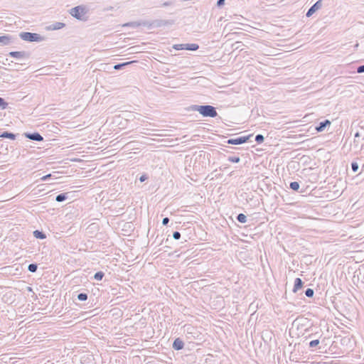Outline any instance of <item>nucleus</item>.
Masks as SVG:
<instances>
[{"label": "nucleus", "mask_w": 364, "mask_h": 364, "mask_svg": "<svg viewBox=\"0 0 364 364\" xmlns=\"http://www.w3.org/2000/svg\"><path fill=\"white\" fill-rule=\"evenodd\" d=\"M188 111L198 112L204 117H215L218 116L216 108L209 105H192L188 108Z\"/></svg>", "instance_id": "nucleus-1"}, {"label": "nucleus", "mask_w": 364, "mask_h": 364, "mask_svg": "<svg viewBox=\"0 0 364 364\" xmlns=\"http://www.w3.org/2000/svg\"><path fill=\"white\" fill-rule=\"evenodd\" d=\"M355 346V340L352 336L343 331V347H345L343 350V353L346 352L348 353L352 351Z\"/></svg>", "instance_id": "nucleus-2"}, {"label": "nucleus", "mask_w": 364, "mask_h": 364, "mask_svg": "<svg viewBox=\"0 0 364 364\" xmlns=\"http://www.w3.org/2000/svg\"><path fill=\"white\" fill-rule=\"evenodd\" d=\"M70 14L73 16L75 18L80 21H86L87 18L85 17V14L87 13L86 8L84 6H77L74 8H72L70 11Z\"/></svg>", "instance_id": "nucleus-3"}, {"label": "nucleus", "mask_w": 364, "mask_h": 364, "mask_svg": "<svg viewBox=\"0 0 364 364\" xmlns=\"http://www.w3.org/2000/svg\"><path fill=\"white\" fill-rule=\"evenodd\" d=\"M19 36L22 40L28 42H41L44 39L40 34L31 32H21Z\"/></svg>", "instance_id": "nucleus-4"}, {"label": "nucleus", "mask_w": 364, "mask_h": 364, "mask_svg": "<svg viewBox=\"0 0 364 364\" xmlns=\"http://www.w3.org/2000/svg\"><path fill=\"white\" fill-rule=\"evenodd\" d=\"M252 136V134H249L247 136H242L233 139H229L226 142L228 144L240 145L247 142Z\"/></svg>", "instance_id": "nucleus-5"}, {"label": "nucleus", "mask_w": 364, "mask_h": 364, "mask_svg": "<svg viewBox=\"0 0 364 364\" xmlns=\"http://www.w3.org/2000/svg\"><path fill=\"white\" fill-rule=\"evenodd\" d=\"M8 55L15 58L28 59L30 53L26 51H11L9 53Z\"/></svg>", "instance_id": "nucleus-6"}, {"label": "nucleus", "mask_w": 364, "mask_h": 364, "mask_svg": "<svg viewBox=\"0 0 364 364\" xmlns=\"http://www.w3.org/2000/svg\"><path fill=\"white\" fill-rule=\"evenodd\" d=\"M322 0L317 1L314 5H312L307 11L306 16L307 17L311 16L316 11L322 7Z\"/></svg>", "instance_id": "nucleus-7"}, {"label": "nucleus", "mask_w": 364, "mask_h": 364, "mask_svg": "<svg viewBox=\"0 0 364 364\" xmlns=\"http://www.w3.org/2000/svg\"><path fill=\"white\" fill-rule=\"evenodd\" d=\"M343 316L350 321H352L353 319H356V318H357L356 309L353 306H350L348 312H347L346 314H343Z\"/></svg>", "instance_id": "nucleus-8"}, {"label": "nucleus", "mask_w": 364, "mask_h": 364, "mask_svg": "<svg viewBox=\"0 0 364 364\" xmlns=\"http://www.w3.org/2000/svg\"><path fill=\"white\" fill-rule=\"evenodd\" d=\"M16 38L10 35L0 36V43L4 46H9L14 43Z\"/></svg>", "instance_id": "nucleus-9"}, {"label": "nucleus", "mask_w": 364, "mask_h": 364, "mask_svg": "<svg viewBox=\"0 0 364 364\" xmlns=\"http://www.w3.org/2000/svg\"><path fill=\"white\" fill-rule=\"evenodd\" d=\"M24 134L27 139L33 141H41L43 140V137L38 132L25 133Z\"/></svg>", "instance_id": "nucleus-10"}, {"label": "nucleus", "mask_w": 364, "mask_h": 364, "mask_svg": "<svg viewBox=\"0 0 364 364\" xmlns=\"http://www.w3.org/2000/svg\"><path fill=\"white\" fill-rule=\"evenodd\" d=\"M184 347V343L180 338H176L172 344V348L176 350H180Z\"/></svg>", "instance_id": "nucleus-11"}, {"label": "nucleus", "mask_w": 364, "mask_h": 364, "mask_svg": "<svg viewBox=\"0 0 364 364\" xmlns=\"http://www.w3.org/2000/svg\"><path fill=\"white\" fill-rule=\"evenodd\" d=\"M331 124V122L328 119H325L324 121H322L318 123V124L315 127V129L318 132H323L327 126H329Z\"/></svg>", "instance_id": "nucleus-12"}, {"label": "nucleus", "mask_w": 364, "mask_h": 364, "mask_svg": "<svg viewBox=\"0 0 364 364\" xmlns=\"http://www.w3.org/2000/svg\"><path fill=\"white\" fill-rule=\"evenodd\" d=\"M65 26V24L64 23L55 22V23L50 24L48 27V29L50 30V31H55V30L61 29V28H64Z\"/></svg>", "instance_id": "nucleus-13"}, {"label": "nucleus", "mask_w": 364, "mask_h": 364, "mask_svg": "<svg viewBox=\"0 0 364 364\" xmlns=\"http://www.w3.org/2000/svg\"><path fill=\"white\" fill-rule=\"evenodd\" d=\"M304 282L300 278H296L293 288V292L296 293L298 290L303 287Z\"/></svg>", "instance_id": "nucleus-14"}, {"label": "nucleus", "mask_w": 364, "mask_h": 364, "mask_svg": "<svg viewBox=\"0 0 364 364\" xmlns=\"http://www.w3.org/2000/svg\"><path fill=\"white\" fill-rule=\"evenodd\" d=\"M1 138L10 139L11 140H15L16 139V134L9 132L8 131H4L0 134Z\"/></svg>", "instance_id": "nucleus-15"}, {"label": "nucleus", "mask_w": 364, "mask_h": 364, "mask_svg": "<svg viewBox=\"0 0 364 364\" xmlns=\"http://www.w3.org/2000/svg\"><path fill=\"white\" fill-rule=\"evenodd\" d=\"M33 235L36 239L43 240L46 238V235L43 231L38 230H34Z\"/></svg>", "instance_id": "nucleus-16"}, {"label": "nucleus", "mask_w": 364, "mask_h": 364, "mask_svg": "<svg viewBox=\"0 0 364 364\" xmlns=\"http://www.w3.org/2000/svg\"><path fill=\"white\" fill-rule=\"evenodd\" d=\"M68 193H60L58 194L56 197H55V200L57 202H63V201H65L68 198Z\"/></svg>", "instance_id": "nucleus-17"}, {"label": "nucleus", "mask_w": 364, "mask_h": 364, "mask_svg": "<svg viewBox=\"0 0 364 364\" xmlns=\"http://www.w3.org/2000/svg\"><path fill=\"white\" fill-rule=\"evenodd\" d=\"M186 50L195 51L199 48V46L196 43H186Z\"/></svg>", "instance_id": "nucleus-18"}, {"label": "nucleus", "mask_w": 364, "mask_h": 364, "mask_svg": "<svg viewBox=\"0 0 364 364\" xmlns=\"http://www.w3.org/2000/svg\"><path fill=\"white\" fill-rule=\"evenodd\" d=\"M321 336H319L318 338H315V339H312L309 343V347L310 348H316L320 343L319 341V338H320Z\"/></svg>", "instance_id": "nucleus-19"}, {"label": "nucleus", "mask_w": 364, "mask_h": 364, "mask_svg": "<svg viewBox=\"0 0 364 364\" xmlns=\"http://www.w3.org/2000/svg\"><path fill=\"white\" fill-rule=\"evenodd\" d=\"M299 183L296 181L291 182L289 184V188L294 191H299Z\"/></svg>", "instance_id": "nucleus-20"}, {"label": "nucleus", "mask_w": 364, "mask_h": 364, "mask_svg": "<svg viewBox=\"0 0 364 364\" xmlns=\"http://www.w3.org/2000/svg\"><path fill=\"white\" fill-rule=\"evenodd\" d=\"M237 220L241 223H245L247 222V216L243 213H240L237 216Z\"/></svg>", "instance_id": "nucleus-21"}, {"label": "nucleus", "mask_w": 364, "mask_h": 364, "mask_svg": "<svg viewBox=\"0 0 364 364\" xmlns=\"http://www.w3.org/2000/svg\"><path fill=\"white\" fill-rule=\"evenodd\" d=\"M105 273L102 271H99L94 274L93 277L95 280L101 281L103 279Z\"/></svg>", "instance_id": "nucleus-22"}, {"label": "nucleus", "mask_w": 364, "mask_h": 364, "mask_svg": "<svg viewBox=\"0 0 364 364\" xmlns=\"http://www.w3.org/2000/svg\"><path fill=\"white\" fill-rule=\"evenodd\" d=\"M38 264L36 263H31L28 266V270L30 272L34 273L37 271Z\"/></svg>", "instance_id": "nucleus-23"}, {"label": "nucleus", "mask_w": 364, "mask_h": 364, "mask_svg": "<svg viewBox=\"0 0 364 364\" xmlns=\"http://www.w3.org/2000/svg\"><path fill=\"white\" fill-rule=\"evenodd\" d=\"M87 294L86 293H80L77 294V299L81 301H85L87 299Z\"/></svg>", "instance_id": "nucleus-24"}, {"label": "nucleus", "mask_w": 364, "mask_h": 364, "mask_svg": "<svg viewBox=\"0 0 364 364\" xmlns=\"http://www.w3.org/2000/svg\"><path fill=\"white\" fill-rule=\"evenodd\" d=\"M132 63V62H125L123 63H118L114 66V68L115 70H119V69H122V68H124V66L131 64Z\"/></svg>", "instance_id": "nucleus-25"}, {"label": "nucleus", "mask_w": 364, "mask_h": 364, "mask_svg": "<svg viewBox=\"0 0 364 364\" xmlns=\"http://www.w3.org/2000/svg\"><path fill=\"white\" fill-rule=\"evenodd\" d=\"M140 25H141V23L139 22L132 21V22H129V23L124 24L123 26H130V27L136 28V27L139 26Z\"/></svg>", "instance_id": "nucleus-26"}, {"label": "nucleus", "mask_w": 364, "mask_h": 364, "mask_svg": "<svg viewBox=\"0 0 364 364\" xmlns=\"http://www.w3.org/2000/svg\"><path fill=\"white\" fill-rule=\"evenodd\" d=\"M351 170L353 173H355L359 169L358 164L356 161H353L350 164Z\"/></svg>", "instance_id": "nucleus-27"}, {"label": "nucleus", "mask_w": 364, "mask_h": 364, "mask_svg": "<svg viewBox=\"0 0 364 364\" xmlns=\"http://www.w3.org/2000/svg\"><path fill=\"white\" fill-rule=\"evenodd\" d=\"M264 140V137L262 134H258L255 136V141L257 144H262Z\"/></svg>", "instance_id": "nucleus-28"}, {"label": "nucleus", "mask_w": 364, "mask_h": 364, "mask_svg": "<svg viewBox=\"0 0 364 364\" xmlns=\"http://www.w3.org/2000/svg\"><path fill=\"white\" fill-rule=\"evenodd\" d=\"M314 294V289H310V288H308L307 289H306L305 291V295L309 297V298H311L313 297Z\"/></svg>", "instance_id": "nucleus-29"}, {"label": "nucleus", "mask_w": 364, "mask_h": 364, "mask_svg": "<svg viewBox=\"0 0 364 364\" xmlns=\"http://www.w3.org/2000/svg\"><path fill=\"white\" fill-rule=\"evenodd\" d=\"M228 160L232 163H239L240 161V159L239 156H229L228 158Z\"/></svg>", "instance_id": "nucleus-30"}, {"label": "nucleus", "mask_w": 364, "mask_h": 364, "mask_svg": "<svg viewBox=\"0 0 364 364\" xmlns=\"http://www.w3.org/2000/svg\"><path fill=\"white\" fill-rule=\"evenodd\" d=\"M185 47H186V44H176V45H173V48L177 50H186Z\"/></svg>", "instance_id": "nucleus-31"}, {"label": "nucleus", "mask_w": 364, "mask_h": 364, "mask_svg": "<svg viewBox=\"0 0 364 364\" xmlns=\"http://www.w3.org/2000/svg\"><path fill=\"white\" fill-rule=\"evenodd\" d=\"M8 103L4 100V99L0 97V107L2 109H6Z\"/></svg>", "instance_id": "nucleus-32"}, {"label": "nucleus", "mask_w": 364, "mask_h": 364, "mask_svg": "<svg viewBox=\"0 0 364 364\" xmlns=\"http://www.w3.org/2000/svg\"><path fill=\"white\" fill-rule=\"evenodd\" d=\"M173 237L175 239V240H179L181 238V233L178 231H175L173 232Z\"/></svg>", "instance_id": "nucleus-33"}, {"label": "nucleus", "mask_w": 364, "mask_h": 364, "mask_svg": "<svg viewBox=\"0 0 364 364\" xmlns=\"http://www.w3.org/2000/svg\"><path fill=\"white\" fill-rule=\"evenodd\" d=\"M52 176V174L51 173H49V174H47L46 176H43L41 180L42 181H46L47 180H48L50 177Z\"/></svg>", "instance_id": "nucleus-34"}, {"label": "nucleus", "mask_w": 364, "mask_h": 364, "mask_svg": "<svg viewBox=\"0 0 364 364\" xmlns=\"http://www.w3.org/2000/svg\"><path fill=\"white\" fill-rule=\"evenodd\" d=\"M357 73H364V64L362 65H360L357 68Z\"/></svg>", "instance_id": "nucleus-35"}, {"label": "nucleus", "mask_w": 364, "mask_h": 364, "mask_svg": "<svg viewBox=\"0 0 364 364\" xmlns=\"http://www.w3.org/2000/svg\"><path fill=\"white\" fill-rule=\"evenodd\" d=\"M169 223V218H164L162 220V225H167Z\"/></svg>", "instance_id": "nucleus-36"}, {"label": "nucleus", "mask_w": 364, "mask_h": 364, "mask_svg": "<svg viewBox=\"0 0 364 364\" xmlns=\"http://www.w3.org/2000/svg\"><path fill=\"white\" fill-rule=\"evenodd\" d=\"M319 336H321V334H319L318 333H314H314L310 334L309 336V338H312L313 339H315V338H318Z\"/></svg>", "instance_id": "nucleus-37"}, {"label": "nucleus", "mask_w": 364, "mask_h": 364, "mask_svg": "<svg viewBox=\"0 0 364 364\" xmlns=\"http://www.w3.org/2000/svg\"><path fill=\"white\" fill-rule=\"evenodd\" d=\"M225 4V0H218L217 1V6L221 7Z\"/></svg>", "instance_id": "nucleus-38"}, {"label": "nucleus", "mask_w": 364, "mask_h": 364, "mask_svg": "<svg viewBox=\"0 0 364 364\" xmlns=\"http://www.w3.org/2000/svg\"><path fill=\"white\" fill-rule=\"evenodd\" d=\"M147 178H148V177L146 176V175H142V176H140V178H139V181H140L141 182H144V181H145Z\"/></svg>", "instance_id": "nucleus-39"}, {"label": "nucleus", "mask_w": 364, "mask_h": 364, "mask_svg": "<svg viewBox=\"0 0 364 364\" xmlns=\"http://www.w3.org/2000/svg\"><path fill=\"white\" fill-rule=\"evenodd\" d=\"M171 4H172V2H171V1H166V2L162 4V6L163 7H166V6H171Z\"/></svg>", "instance_id": "nucleus-40"}, {"label": "nucleus", "mask_w": 364, "mask_h": 364, "mask_svg": "<svg viewBox=\"0 0 364 364\" xmlns=\"http://www.w3.org/2000/svg\"><path fill=\"white\" fill-rule=\"evenodd\" d=\"M360 135H359V133L358 132H356L355 134V137H358Z\"/></svg>", "instance_id": "nucleus-41"}, {"label": "nucleus", "mask_w": 364, "mask_h": 364, "mask_svg": "<svg viewBox=\"0 0 364 364\" xmlns=\"http://www.w3.org/2000/svg\"><path fill=\"white\" fill-rule=\"evenodd\" d=\"M193 327H192V326H188V327L187 328V330L188 331V330H190V329H193Z\"/></svg>", "instance_id": "nucleus-42"}, {"label": "nucleus", "mask_w": 364, "mask_h": 364, "mask_svg": "<svg viewBox=\"0 0 364 364\" xmlns=\"http://www.w3.org/2000/svg\"><path fill=\"white\" fill-rule=\"evenodd\" d=\"M333 303L335 304L334 307L337 308V303L335 301H333Z\"/></svg>", "instance_id": "nucleus-43"}, {"label": "nucleus", "mask_w": 364, "mask_h": 364, "mask_svg": "<svg viewBox=\"0 0 364 364\" xmlns=\"http://www.w3.org/2000/svg\"><path fill=\"white\" fill-rule=\"evenodd\" d=\"M346 173H347V174L348 173V168H346Z\"/></svg>", "instance_id": "nucleus-44"}]
</instances>
